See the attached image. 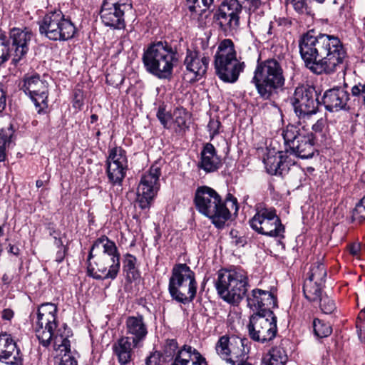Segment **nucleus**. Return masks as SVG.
<instances>
[{
    "mask_svg": "<svg viewBox=\"0 0 365 365\" xmlns=\"http://www.w3.org/2000/svg\"><path fill=\"white\" fill-rule=\"evenodd\" d=\"M299 48L305 67L317 75L334 73L347 57L339 38L326 34L314 36L309 31L303 34Z\"/></svg>",
    "mask_w": 365,
    "mask_h": 365,
    "instance_id": "1",
    "label": "nucleus"
},
{
    "mask_svg": "<svg viewBox=\"0 0 365 365\" xmlns=\"http://www.w3.org/2000/svg\"><path fill=\"white\" fill-rule=\"evenodd\" d=\"M282 136L287 146L286 151H279L276 155L270 153L264 159L267 171L270 175H284L296 162L292 155L302 159L313 157L315 148L313 135H306L299 125L289 124L283 130Z\"/></svg>",
    "mask_w": 365,
    "mask_h": 365,
    "instance_id": "2",
    "label": "nucleus"
},
{
    "mask_svg": "<svg viewBox=\"0 0 365 365\" xmlns=\"http://www.w3.org/2000/svg\"><path fill=\"white\" fill-rule=\"evenodd\" d=\"M56 313L55 304L44 303L39 307L35 326L36 336L43 346L48 347L53 343L54 349L65 352L58 365H78L71 354L68 338L72 335L71 331L66 324L58 325Z\"/></svg>",
    "mask_w": 365,
    "mask_h": 365,
    "instance_id": "3",
    "label": "nucleus"
},
{
    "mask_svg": "<svg viewBox=\"0 0 365 365\" xmlns=\"http://www.w3.org/2000/svg\"><path fill=\"white\" fill-rule=\"evenodd\" d=\"M120 269V254L115 242L107 236L96 239L88 257V274L97 280H114Z\"/></svg>",
    "mask_w": 365,
    "mask_h": 365,
    "instance_id": "4",
    "label": "nucleus"
},
{
    "mask_svg": "<svg viewBox=\"0 0 365 365\" xmlns=\"http://www.w3.org/2000/svg\"><path fill=\"white\" fill-rule=\"evenodd\" d=\"M197 210L205 216L210 218L212 223L219 228L222 227L230 217V210L227 204H231L232 210H238L237 200L232 195L228 194L225 202L212 188L207 186L199 187L194 199Z\"/></svg>",
    "mask_w": 365,
    "mask_h": 365,
    "instance_id": "5",
    "label": "nucleus"
},
{
    "mask_svg": "<svg viewBox=\"0 0 365 365\" xmlns=\"http://www.w3.org/2000/svg\"><path fill=\"white\" fill-rule=\"evenodd\" d=\"M142 61L147 72L159 79H170L178 57L176 49L169 43L158 41L144 50Z\"/></svg>",
    "mask_w": 365,
    "mask_h": 365,
    "instance_id": "6",
    "label": "nucleus"
},
{
    "mask_svg": "<svg viewBox=\"0 0 365 365\" xmlns=\"http://www.w3.org/2000/svg\"><path fill=\"white\" fill-rule=\"evenodd\" d=\"M251 82L264 100H270L285 83L284 71L279 61L268 58L257 63Z\"/></svg>",
    "mask_w": 365,
    "mask_h": 365,
    "instance_id": "7",
    "label": "nucleus"
},
{
    "mask_svg": "<svg viewBox=\"0 0 365 365\" xmlns=\"http://www.w3.org/2000/svg\"><path fill=\"white\" fill-rule=\"evenodd\" d=\"M248 286L247 274L240 268L218 272L215 288L219 296L230 304L240 303L245 297Z\"/></svg>",
    "mask_w": 365,
    "mask_h": 365,
    "instance_id": "8",
    "label": "nucleus"
},
{
    "mask_svg": "<svg viewBox=\"0 0 365 365\" xmlns=\"http://www.w3.org/2000/svg\"><path fill=\"white\" fill-rule=\"evenodd\" d=\"M215 68L217 76L225 83L236 82L244 71L245 64L237 58L235 44L231 39H224L218 45L215 55Z\"/></svg>",
    "mask_w": 365,
    "mask_h": 365,
    "instance_id": "9",
    "label": "nucleus"
},
{
    "mask_svg": "<svg viewBox=\"0 0 365 365\" xmlns=\"http://www.w3.org/2000/svg\"><path fill=\"white\" fill-rule=\"evenodd\" d=\"M168 291L173 299L182 304L195 299L197 292L195 274L186 264H177L173 267Z\"/></svg>",
    "mask_w": 365,
    "mask_h": 365,
    "instance_id": "10",
    "label": "nucleus"
},
{
    "mask_svg": "<svg viewBox=\"0 0 365 365\" xmlns=\"http://www.w3.org/2000/svg\"><path fill=\"white\" fill-rule=\"evenodd\" d=\"M41 34L52 41H66L73 37L76 27L61 11L47 14L39 24Z\"/></svg>",
    "mask_w": 365,
    "mask_h": 365,
    "instance_id": "11",
    "label": "nucleus"
},
{
    "mask_svg": "<svg viewBox=\"0 0 365 365\" xmlns=\"http://www.w3.org/2000/svg\"><path fill=\"white\" fill-rule=\"evenodd\" d=\"M249 224L258 234L271 237H284V226L274 208L257 207Z\"/></svg>",
    "mask_w": 365,
    "mask_h": 365,
    "instance_id": "12",
    "label": "nucleus"
},
{
    "mask_svg": "<svg viewBox=\"0 0 365 365\" xmlns=\"http://www.w3.org/2000/svg\"><path fill=\"white\" fill-rule=\"evenodd\" d=\"M294 112L299 118V124L302 128L308 125L314 115L318 110V101L314 88L304 86L296 88L291 98Z\"/></svg>",
    "mask_w": 365,
    "mask_h": 365,
    "instance_id": "13",
    "label": "nucleus"
},
{
    "mask_svg": "<svg viewBox=\"0 0 365 365\" xmlns=\"http://www.w3.org/2000/svg\"><path fill=\"white\" fill-rule=\"evenodd\" d=\"M249 334L254 341L264 343L272 340L277 334V317L272 310L254 314L248 325Z\"/></svg>",
    "mask_w": 365,
    "mask_h": 365,
    "instance_id": "14",
    "label": "nucleus"
},
{
    "mask_svg": "<svg viewBox=\"0 0 365 365\" xmlns=\"http://www.w3.org/2000/svg\"><path fill=\"white\" fill-rule=\"evenodd\" d=\"M132 8L131 0H104L100 12L101 21L105 26L113 29H123L125 14Z\"/></svg>",
    "mask_w": 365,
    "mask_h": 365,
    "instance_id": "15",
    "label": "nucleus"
},
{
    "mask_svg": "<svg viewBox=\"0 0 365 365\" xmlns=\"http://www.w3.org/2000/svg\"><path fill=\"white\" fill-rule=\"evenodd\" d=\"M160 174V168L153 165L149 171L142 176L137 191V202L140 209H149L152 200L159 190Z\"/></svg>",
    "mask_w": 365,
    "mask_h": 365,
    "instance_id": "16",
    "label": "nucleus"
},
{
    "mask_svg": "<svg viewBox=\"0 0 365 365\" xmlns=\"http://www.w3.org/2000/svg\"><path fill=\"white\" fill-rule=\"evenodd\" d=\"M242 6L238 0H225L214 14V19L224 31H237Z\"/></svg>",
    "mask_w": 365,
    "mask_h": 365,
    "instance_id": "17",
    "label": "nucleus"
},
{
    "mask_svg": "<svg viewBox=\"0 0 365 365\" xmlns=\"http://www.w3.org/2000/svg\"><path fill=\"white\" fill-rule=\"evenodd\" d=\"M128 169L126 152L121 147L109 150L106 160V174L113 186H121Z\"/></svg>",
    "mask_w": 365,
    "mask_h": 365,
    "instance_id": "18",
    "label": "nucleus"
},
{
    "mask_svg": "<svg viewBox=\"0 0 365 365\" xmlns=\"http://www.w3.org/2000/svg\"><path fill=\"white\" fill-rule=\"evenodd\" d=\"M48 83L44 77L38 74L26 76L23 81L21 89L29 95L36 108L38 113L47 108Z\"/></svg>",
    "mask_w": 365,
    "mask_h": 365,
    "instance_id": "19",
    "label": "nucleus"
},
{
    "mask_svg": "<svg viewBox=\"0 0 365 365\" xmlns=\"http://www.w3.org/2000/svg\"><path fill=\"white\" fill-rule=\"evenodd\" d=\"M34 34L29 28H13L9 32V46L12 51V64L16 66L27 54Z\"/></svg>",
    "mask_w": 365,
    "mask_h": 365,
    "instance_id": "20",
    "label": "nucleus"
},
{
    "mask_svg": "<svg viewBox=\"0 0 365 365\" xmlns=\"http://www.w3.org/2000/svg\"><path fill=\"white\" fill-rule=\"evenodd\" d=\"M0 362L8 365H23V356L11 334H0Z\"/></svg>",
    "mask_w": 365,
    "mask_h": 365,
    "instance_id": "21",
    "label": "nucleus"
},
{
    "mask_svg": "<svg viewBox=\"0 0 365 365\" xmlns=\"http://www.w3.org/2000/svg\"><path fill=\"white\" fill-rule=\"evenodd\" d=\"M247 305L255 314H261L264 310H272L277 307L276 296L269 291L255 289L247 297Z\"/></svg>",
    "mask_w": 365,
    "mask_h": 365,
    "instance_id": "22",
    "label": "nucleus"
},
{
    "mask_svg": "<svg viewBox=\"0 0 365 365\" xmlns=\"http://www.w3.org/2000/svg\"><path fill=\"white\" fill-rule=\"evenodd\" d=\"M349 93L342 87H334L326 91L322 97V103L327 110L337 112L346 109Z\"/></svg>",
    "mask_w": 365,
    "mask_h": 365,
    "instance_id": "23",
    "label": "nucleus"
},
{
    "mask_svg": "<svg viewBox=\"0 0 365 365\" xmlns=\"http://www.w3.org/2000/svg\"><path fill=\"white\" fill-rule=\"evenodd\" d=\"M209 63V57L201 55L196 50H187L184 65L187 71L192 73L196 80L202 78L206 73Z\"/></svg>",
    "mask_w": 365,
    "mask_h": 365,
    "instance_id": "24",
    "label": "nucleus"
},
{
    "mask_svg": "<svg viewBox=\"0 0 365 365\" xmlns=\"http://www.w3.org/2000/svg\"><path fill=\"white\" fill-rule=\"evenodd\" d=\"M125 330L128 336L133 340V346H139L148 334V327L141 314L128 317L125 321Z\"/></svg>",
    "mask_w": 365,
    "mask_h": 365,
    "instance_id": "25",
    "label": "nucleus"
},
{
    "mask_svg": "<svg viewBox=\"0 0 365 365\" xmlns=\"http://www.w3.org/2000/svg\"><path fill=\"white\" fill-rule=\"evenodd\" d=\"M222 165L220 158L217 155L216 149L211 143H206L201 153L197 166L206 173L217 171Z\"/></svg>",
    "mask_w": 365,
    "mask_h": 365,
    "instance_id": "26",
    "label": "nucleus"
},
{
    "mask_svg": "<svg viewBox=\"0 0 365 365\" xmlns=\"http://www.w3.org/2000/svg\"><path fill=\"white\" fill-rule=\"evenodd\" d=\"M133 340L128 336H122L113 344V351L116 355L118 361L120 365H126L132 361Z\"/></svg>",
    "mask_w": 365,
    "mask_h": 365,
    "instance_id": "27",
    "label": "nucleus"
},
{
    "mask_svg": "<svg viewBox=\"0 0 365 365\" xmlns=\"http://www.w3.org/2000/svg\"><path fill=\"white\" fill-rule=\"evenodd\" d=\"M192 361V365L205 364V359L199 351L191 346L184 345L178 351L176 356L171 365H188Z\"/></svg>",
    "mask_w": 365,
    "mask_h": 365,
    "instance_id": "28",
    "label": "nucleus"
},
{
    "mask_svg": "<svg viewBox=\"0 0 365 365\" xmlns=\"http://www.w3.org/2000/svg\"><path fill=\"white\" fill-rule=\"evenodd\" d=\"M231 365H239L243 363H248L245 359L249 353V348L247 346V340L235 336H231Z\"/></svg>",
    "mask_w": 365,
    "mask_h": 365,
    "instance_id": "29",
    "label": "nucleus"
},
{
    "mask_svg": "<svg viewBox=\"0 0 365 365\" xmlns=\"http://www.w3.org/2000/svg\"><path fill=\"white\" fill-rule=\"evenodd\" d=\"M14 133L11 125L0 130V162L6 160L7 150L14 145Z\"/></svg>",
    "mask_w": 365,
    "mask_h": 365,
    "instance_id": "30",
    "label": "nucleus"
},
{
    "mask_svg": "<svg viewBox=\"0 0 365 365\" xmlns=\"http://www.w3.org/2000/svg\"><path fill=\"white\" fill-rule=\"evenodd\" d=\"M288 357L285 350L279 346L273 347L263 358L262 365H284Z\"/></svg>",
    "mask_w": 365,
    "mask_h": 365,
    "instance_id": "31",
    "label": "nucleus"
},
{
    "mask_svg": "<svg viewBox=\"0 0 365 365\" xmlns=\"http://www.w3.org/2000/svg\"><path fill=\"white\" fill-rule=\"evenodd\" d=\"M136 262L137 259L134 255L129 253L123 255V271L125 274L126 278L129 280L136 279L140 276Z\"/></svg>",
    "mask_w": 365,
    "mask_h": 365,
    "instance_id": "32",
    "label": "nucleus"
},
{
    "mask_svg": "<svg viewBox=\"0 0 365 365\" xmlns=\"http://www.w3.org/2000/svg\"><path fill=\"white\" fill-rule=\"evenodd\" d=\"M322 284L305 280L303 286L304 297L310 302H319L322 296Z\"/></svg>",
    "mask_w": 365,
    "mask_h": 365,
    "instance_id": "33",
    "label": "nucleus"
},
{
    "mask_svg": "<svg viewBox=\"0 0 365 365\" xmlns=\"http://www.w3.org/2000/svg\"><path fill=\"white\" fill-rule=\"evenodd\" d=\"M174 125L178 128H175L177 132H185L188 128V120H190V114L183 108H177L173 112Z\"/></svg>",
    "mask_w": 365,
    "mask_h": 365,
    "instance_id": "34",
    "label": "nucleus"
},
{
    "mask_svg": "<svg viewBox=\"0 0 365 365\" xmlns=\"http://www.w3.org/2000/svg\"><path fill=\"white\" fill-rule=\"evenodd\" d=\"M326 277L327 269L325 266L322 263L317 262L312 265L309 272V277L306 280L324 284Z\"/></svg>",
    "mask_w": 365,
    "mask_h": 365,
    "instance_id": "35",
    "label": "nucleus"
},
{
    "mask_svg": "<svg viewBox=\"0 0 365 365\" xmlns=\"http://www.w3.org/2000/svg\"><path fill=\"white\" fill-rule=\"evenodd\" d=\"M286 3L292 4L295 11L299 14L314 15V11L308 0H286Z\"/></svg>",
    "mask_w": 365,
    "mask_h": 365,
    "instance_id": "36",
    "label": "nucleus"
},
{
    "mask_svg": "<svg viewBox=\"0 0 365 365\" xmlns=\"http://www.w3.org/2000/svg\"><path fill=\"white\" fill-rule=\"evenodd\" d=\"M9 58L12 59V51L9 46V41L4 34L0 35V66Z\"/></svg>",
    "mask_w": 365,
    "mask_h": 365,
    "instance_id": "37",
    "label": "nucleus"
},
{
    "mask_svg": "<svg viewBox=\"0 0 365 365\" xmlns=\"http://www.w3.org/2000/svg\"><path fill=\"white\" fill-rule=\"evenodd\" d=\"M314 331L316 336L319 338L329 336L332 331L331 326L319 319H315L313 322Z\"/></svg>",
    "mask_w": 365,
    "mask_h": 365,
    "instance_id": "38",
    "label": "nucleus"
},
{
    "mask_svg": "<svg viewBox=\"0 0 365 365\" xmlns=\"http://www.w3.org/2000/svg\"><path fill=\"white\" fill-rule=\"evenodd\" d=\"M215 0H187L190 11L202 13L206 11Z\"/></svg>",
    "mask_w": 365,
    "mask_h": 365,
    "instance_id": "39",
    "label": "nucleus"
},
{
    "mask_svg": "<svg viewBox=\"0 0 365 365\" xmlns=\"http://www.w3.org/2000/svg\"><path fill=\"white\" fill-rule=\"evenodd\" d=\"M178 350V344L175 339L166 340L163 354L164 359L166 361L175 359Z\"/></svg>",
    "mask_w": 365,
    "mask_h": 365,
    "instance_id": "40",
    "label": "nucleus"
},
{
    "mask_svg": "<svg viewBox=\"0 0 365 365\" xmlns=\"http://www.w3.org/2000/svg\"><path fill=\"white\" fill-rule=\"evenodd\" d=\"M352 218L359 222L365 220V196L356 205Z\"/></svg>",
    "mask_w": 365,
    "mask_h": 365,
    "instance_id": "41",
    "label": "nucleus"
},
{
    "mask_svg": "<svg viewBox=\"0 0 365 365\" xmlns=\"http://www.w3.org/2000/svg\"><path fill=\"white\" fill-rule=\"evenodd\" d=\"M321 310L326 314H331L336 309L334 302L327 295H324L319 299Z\"/></svg>",
    "mask_w": 365,
    "mask_h": 365,
    "instance_id": "42",
    "label": "nucleus"
},
{
    "mask_svg": "<svg viewBox=\"0 0 365 365\" xmlns=\"http://www.w3.org/2000/svg\"><path fill=\"white\" fill-rule=\"evenodd\" d=\"M229 336L227 335H224L220 337L218 341L215 344V351L217 354L221 359H227V355L225 354V351L227 348V345L228 343Z\"/></svg>",
    "mask_w": 365,
    "mask_h": 365,
    "instance_id": "43",
    "label": "nucleus"
},
{
    "mask_svg": "<svg viewBox=\"0 0 365 365\" xmlns=\"http://www.w3.org/2000/svg\"><path fill=\"white\" fill-rule=\"evenodd\" d=\"M351 95L357 98L358 102L363 105L365 98V83H358L351 88Z\"/></svg>",
    "mask_w": 365,
    "mask_h": 365,
    "instance_id": "44",
    "label": "nucleus"
},
{
    "mask_svg": "<svg viewBox=\"0 0 365 365\" xmlns=\"http://www.w3.org/2000/svg\"><path fill=\"white\" fill-rule=\"evenodd\" d=\"M356 327L359 337L365 336V307L358 314Z\"/></svg>",
    "mask_w": 365,
    "mask_h": 365,
    "instance_id": "45",
    "label": "nucleus"
},
{
    "mask_svg": "<svg viewBox=\"0 0 365 365\" xmlns=\"http://www.w3.org/2000/svg\"><path fill=\"white\" fill-rule=\"evenodd\" d=\"M221 123L218 120L210 119L207 125V128L210 133V137L212 139L215 135L219 133V129Z\"/></svg>",
    "mask_w": 365,
    "mask_h": 365,
    "instance_id": "46",
    "label": "nucleus"
},
{
    "mask_svg": "<svg viewBox=\"0 0 365 365\" xmlns=\"http://www.w3.org/2000/svg\"><path fill=\"white\" fill-rule=\"evenodd\" d=\"M324 128V120L323 118L317 120V121L312 125V128L314 133H312L310 135H313L314 137V141L317 140L318 135L322 136Z\"/></svg>",
    "mask_w": 365,
    "mask_h": 365,
    "instance_id": "47",
    "label": "nucleus"
},
{
    "mask_svg": "<svg viewBox=\"0 0 365 365\" xmlns=\"http://www.w3.org/2000/svg\"><path fill=\"white\" fill-rule=\"evenodd\" d=\"M162 355L158 351L152 353L147 359L145 364L146 365H162L160 358Z\"/></svg>",
    "mask_w": 365,
    "mask_h": 365,
    "instance_id": "48",
    "label": "nucleus"
},
{
    "mask_svg": "<svg viewBox=\"0 0 365 365\" xmlns=\"http://www.w3.org/2000/svg\"><path fill=\"white\" fill-rule=\"evenodd\" d=\"M157 117L165 128H168V122L170 119V115L168 113H166L163 109H159Z\"/></svg>",
    "mask_w": 365,
    "mask_h": 365,
    "instance_id": "49",
    "label": "nucleus"
},
{
    "mask_svg": "<svg viewBox=\"0 0 365 365\" xmlns=\"http://www.w3.org/2000/svg\"><path fill=\"white\" fill-rule=\"evenodd\" d=\"M67 250L66 247H61L58 249L56 255V261L58 263H61L64 259L66 255Z\"/></svg>",
    "mask_w": 365,
    "mask_h": 365,
    "instance_id": "50",
    "label": "nucleus"
},
{
    "mask_svg": "<svg viewBox=\"0 0 365 365\" xmlns=\"http://www.w3.org/2000/svg\"><path fill=\"white\" fill-rule=\"evenodd\" d=\"M231 342H232L231 341V336L230 337L229 336L228 343H227L226 351H225V354L227 355V359H223V360L226 361L229 364H230V360L232 359L230 358L231 357V354H232V347H231V345H230Z\"/></svg>",
    "mask_w": 365,
    "mask_h": 365,
    "instance_id": "51",
    "label": "nucleus"
},
{
    "mask_svg": "<svg viewBox=\"0 0 365 365\" xmlns=\"http://www.w3.org/2000/svg\"><path fill=\"white\" fill-rule=\"evenodd\" d=\"M14 317V312L10 309H5L2 311L1 317L4 320H10Z\"/></svg>",
    "mask_w": 365,
    "mask_h": 365,
    "instance_id": "52",
    "label": "nucleus"
},
{
    "mask_svg": "<svg viewBox=\"0 0 365 365\" xmlns=\"http://www.w3.org/2000/svg\"><path fill=\"white\" fill-rule=\"evenodd\" d=\"M41 178L42 179L37 180L36 182V185L38 188L43 187L49 179V176L47 174L42 175Z\"/></svg>",
    "mask_w": 365,
    "mask_h": 365,
    "instance_id": "53",
    "label": "nucleus"
},
{
    "mask_svg": "<svg viewBox=\"0 0 365 365\" xmlns=\"http://www.w3.org/2000/svg\"><path fill=\"white\" fill-rule=\"evenodd\" d=\"M359 251H360L359 245L354 244V245H350L349 252L352 255H354V256L357 255L359 254Z\"/></svg>",
    "mask_w": 365,
    "mask_h": 365,
    "instance_id": "54",
    "label": "nucleus"
},
{
    "mask_svg": "<svg viewBox=\"0 0 365 365\" xmlns=\"http://www.w3.org/2000/svg\"><path fill=\"white\" fill-rule=\"evenodd\" d=\"M1 280L4 284L9 285L12 281V277L8 274H4Z\"/></svg>",
    "mask_w": 365,
    "mask_h": 365,
    "instance_id": "55",
    "label": "nucleus"
},
{
    "mask_svg": "<svg viewBox=\"0 0 365 365\" xmlns=\"http://www.w3.org/2000/svg\"><path fill=\"white\" fill-rule=\"evenodd\" d=\"M54 238V245L58 248L61 249V247H65L63 245L62 240L58 237L56 235L53 236Z\"/></svg>",
    "mask_w": 365,
    "mask_h": 365,
    "instance_id": "56",
    "label": "nucleus"
},
{
    "mask_svg": "<svg viewBox=\"0 0 365 365\" xmlns=\"http://www.w3.org/2000/svg\"><path fill=\"white\" fill-rule=\"evenodd\" d=\"M247 1L250 6L254 7L255 9L257 8L260 5L259 0H244Z\"/></svg>",
    "mask_w": 365,
    "mask_h": 365,
    "instance_id": "57",
    "label": "nucleus"
},
{
    "mask_svg": "<svg viewBox=\"0 0 365 365\" xmlns=\"http://www.w3.org/2000/svg\"><path fill=\"white\" fill-rule=\"evenodd\" d=\"M6 107V98L4 95L0 96V113H1Z\"/></svg>",
    "mask_w": 365,
    "mask_h": 365,
    "instance_id": "58",
    "label": "nucleus"
},
{
    "mask_svg": "<svg viewBox=\"0 0 365 365\" xmlns=\"http://www.w3.org/2000/svg\"><path fill=\"white\" fill-rule=\"evenodd\" d=\"M316 1L319 2V3H324L325 1L327 2V4H336L337 3V0H315Z\"/></svg>",
    "mask_w": 365,
    "mask_h": 365,
    "instance_id": "59",
    "label": "nucleus"
},
{
    "mask_svg": "<svg viewBox=\"0 0 365 365\" xmlns=\"http://www.w3.org/2000/svg\"><path fill=\"white\" fill-rule=\"evenodd\" d=\"M98 115L96 114H93L91 116V123H94L98 120Z\"/></svg>",
    "mask_w": 365,
    "mask_h": 365,
    "instance_id": "60",
    "label": "nucleus"
},
{
    "mask_svg": "<svg viewBox=\"0 0 365 365\" xmlns=\"http://www.w3.org/2000/svg\"><path fill=\"white\" fill-rule=\"evenodd\" d=\"M82 105V103L80 102L79 100H76L74 102H73V106L74 107H78V108H80L81 106Z\"/></svg>",
    "mask_w": 365,
    "mask_h": 365,
    "instance_id": "61",
    "label": "nucleus"
},
{
    "mask_svg": "<svg viewBox=\"0 0 365 365\" xmlns=\"http://www.w3.org/2000/svg\"><path fill=\"white\" fill-rule=\"evenodd\" d=\"M270 30H271V26H270V24H269V29H268V31H267V33H268L269 34H272V33H271V31H270Z\"/></svg>",
    "mask_w": 365,
    "mask_h": 365,
    "instance_id": "62",
    "label": "nucleus"
},
{
    "mask_svg": "<svg viewBox=\"0 0 365 365\" xmlns=\"http://www.w3.org/2000/svg\"><path fill=\"white\" fill-rule=\"evenodd\" d=\"M239 365H252L250 363H243Z\"/></svg>",
    "mask_w": 365,
    "mask_h": 365,
    "instance_id": "63",
    "label": "nucleus"
},
{
    "mask_svg": "<svg viewBox=\"0 0 365 365\" xmlns=\"http://www.w3.org/2000/svg\"><path fill=\"white\" fill-rule=\"evenodd\" d=\"M3 234V230L1 227L0 226V236Z\"/></svg>",
    "mask_w": 365,
    "mask_h": 365,
    "instance_id": "64",
    "label": "nucleus"
}]
</instances>
